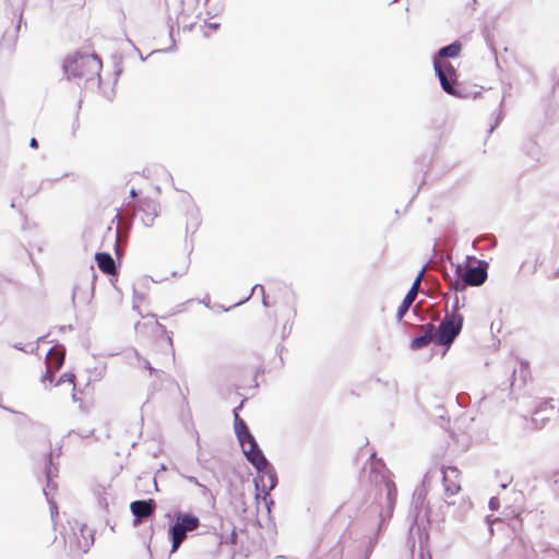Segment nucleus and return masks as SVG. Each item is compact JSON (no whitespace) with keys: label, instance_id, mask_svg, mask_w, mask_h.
Returning a JSON list of instances; mask_svg holds the SVG:
<instances>
[{"label":"nucleus","instance_id":"3","mask_svg":"<svg viewBox=\"0 0 559 559\" xmlns=\"http://www.w3.org/2000/svg\"><path fill=\"white\" fill-rule=\"evenodd\" d=\"M373 476L371 478L374 483V498L370 506L371 511L378 513L379 528L392 518L393 510L396 503V486L384 473L371 469Z\"/></svg>","mask_w":559,"mask_h":559},{"label":"nucleus","instance_id":"19","mask_svg":"<svg viewBox=\"0 0 559 559\" xmlns=\"http://www.w3.org/2000/svg\"><path fill=\"white\" fill-rule=\"evenodd\" d=\"M431 342H433V338L431 337L430 332H423L412 340L411 348L413 350H419L427 347Z\"/></svg>","mask_w":559,"mask_h":559},{"label":"nucleus","instance_id":"16","mask_svg":"<svg viewBox=\"0 0 559 559\" xmlns=\"http://www.w3.org/2000/svg\"><path fill=\"white\" fill-rule=\"evenodd\" d=\"M64 357H66L64 348L62 346H53L48 350V353L46 355L45 364H46V366H49L52 369H55L56 371H58L64 362Z\"/></svg>","mask_w":559,"mask_h":559},{"label":"nucleus","instance_id":"47","mask_svg":"<svg viewBox=\"0 0 559 559\" xmlns=\"http://www.w3.org/2000/svg\"><path fill=\"white\" fill-rule=\"evenodd\" d=\"M447 503H448L449 506H453V504H454V502H453V501H447Z\"/></svg>","mask_w":559,"mask_h":559},{"label":"nucleus","instance_id":"17","mask_svg":"<svg viewBox=\"0 0 559 559\" xmlns=\"http://www.w3.org/2000/svg\"><path fill=\"white\" fill-rule=\"evenodd\" d=\"M95 259L100 271L108 275H112L116 273V262L110 253L98 252L96 253Z\"/></svg>","mask_w":559,"mask_h":559},{"label":"nucleus","instance_id":"24","mask_svg":"<svg viewBox=\"0 0 559 559\" xmlns=\"http://www.w3.org/2000/svg\"><path fill=\"white\" fill-rule=\"evenodd\" d=\"M90 298L87 295L82 296L80 285H75L72 290V302L75 305L76 299H81L83 302H88Z\"/></svg>","mask_w":559,"mask_h":559},{"label":"nucleus","instance_id":"4","mask_svg":"<svg viewBox=\"0 0 559 559\" xmlns=\"http://www.w3.org/2000/svg\"><path fill=\"white\" fill-rule=\"evenodd\" d=\"M461 49V43L455 40L440 48L433 57L435 73L440 81L442 90L447 94L455 97H462V94L456 88V71L454 67L445 59L459 56Z\"/></svg>","mask_w":559,"mask_h":559},{"label":"nucleus","instance_id":"13","mask_svg":"<svg viewBox=\"0 0 559 559\" xmlns=\"http://www.w3.org/2000/svg\"><path fill=\"white\" fill-rule=\"evenodd\" d=\"M156 502L153 499L135 500L130 503V511L134 516L133 525L138 526L144 519L154 514Z\"/></svg>","mask_w":559,"mask_h":559},{"label":"nucleus","instance_id":"30","mask_svg":"<svg viewBox=\"0 0 559 559\" xmlns=\"http://www.w3.org/2000/svg\"><path fill=\"white\" fill-rule=\"evenodd\" d=\"M185 478H186L189 483H192V484H194L195 486L200 487V488H201V490H202V493H203V495H206V493L209 492V488H207L205 485H203V484L199 483V480L197 479V477H194V476H185Z\"/></svg>","mask_w":559,"mask_h":559},{"label":"nucleus","instance_id":"37","mask_svg":"<svg viewBox=\"0 0 559 559\" xmlns=\"http://www.w3.org/2000/svg\"><path fill=\"white\" fill-rule=\"evenodd\" d=\"M502 120V112L500 111L497 116V119H496V122L495 124H492L489 129V133H491L497 127L498 124L500 123V121Z\"/></svg>","mask_w":559,"mask_h":559},{"label":"nucleus","instance_id":"32","mask_svg":"<svg viewBox=\"0 0 559 559\" xmlns=\"http://www.w3.org/2000/svg\"><path fill=\"white\" fill-rule=\"evenodd\" d=\"M424 272H425V267L418 273V275L416 276V278L411 287V288H415V295L418 294V287L420 285Z\"/></svg>","mask_w":559,"mask_h":559},{"label":"nucleus","instance_id":"15","mask_svg":"<svg viewBox=\"0 0 559 559\" xmlns=\"http://www.w3.org/2000/svg\"><path fill=\"white\" fill-rule=\"evenodd\" d=\"M234 430L241 449H245L248 442L255 439L250 432L246 421L240 418L238 414H236V418L234 419Z\"/></svg>","mask_w":559,"mask_h":559},{"label":"nucleus","instance_id":"49","mask_svg":"<svg viewBox=\"0 0 559 559\" xmlns=\"http://www.w3.org/2000/svg\"><path fill=\"white\" fill-rule=\"evenodd\" d=\"M501 487H502L503 489H506V488L508 487V485H507V484H502V485H501Z\"/></svg>","mask_w":559,"mask_h":559},{"label":"nucleus","instance_id":"20","mask_svg":"<svg viewBox=\"0 0 559 559\" xmlns=\"http://www.w3.org/2000/svg\"><path fill=\"white\" fill-rule=\"evenodd\" d=\"M124 359L127 364L134 368H141L142 367V360L143 357L140 355V353L136 349H130L124 353Z\"/></svg>","mask_w":559,"mask_h":559},{"label":"nucleus","instance_id":"27","mask_svg":"<svg viewBox=\"0 0 559 559\" xmlns=\"http://www.w3.org/2000/svg\"><path fill=\"white\" fill-rule=\"evenodd\" d=\"M85 531H86V525H82L81 534L84 537V545H80V547L83 549L84 552H86L94 543V537L92 534H90V537H91L90 539L84 536Z\"/></svg>","mask_w":559,"mask_h":559},{"label":"nucleus","instance_id":"43","mask_svg":"<svg viewBox=\"0 0 559 559\" xmlns=\"http://www.w3.org/2000/svg\"><path fill=\"white\" fill-rule=\"evenodd\" d=\"M537 267H538V263L536 261L535 264L533 265L532 270H531V273H535L537 271Z\"/></svg>","mask_w":559,"mask_h":559},{"label":"nucleus","instance_id":"44","mask_svg":"<svg viewBox=\"0 0 559 559\" xmlns=\"http://www.w3.org/2000/svg\"><path fill=\"white\" fill-rule=\"evenodd\" d=\"M72 329H73L72 325H67V326H62L61 328L62 331L72 330Z\"/></svg>","mask_w":559,"mask_h":559},{"label":"nucleus","instance_id":"38","mask_svg":"<svg viewBox=\"0 0 559 559\" xmlns=\"http://www.w3.org/2000/svg\"><path fill=\"white\" fill-rule=\"evenodd\" d=\"M245 401H246V400H242V401L240 402V404H239L237 407H235V408L233 409L234 419L236 418V414H238V415H239V411L243 407Z\"/></svg>","mask_w":559,"mask_h":559},{"label":"nucleus","instance_id":"33","mask_svg":"<svg viewBox=\"0 0 559 559\" xmlns=\"http://www.w3.org/2000/svg\"><path fill=\"white\" fill-rule=\"evenodd\" d=\"M13 347L15 349H19V350H23V352H26V353L28 352V349L25 348L23 343H16V344L13 345ZM29 347H31L29 348V353H33V352H35L37 349V346L34 345V344H29Z\"/></svg>","mask_w":559,"mask_h":559},{"label":"nucleus","instance_id":"23","mask_svg":"<svg viewBox=\"0 0 559 559\" xmlns=\"http://www.w3.org/2000/svg\"><path fill=\"white\" fill-rule=\"evenodd\" d=\"M74 378L75 376L72 372H66L60 376L55 385H61L62 383L69 382L72 385V390H75Z\"/></svg>","mask_w":559,"mask_h":559},{"label":"nucleus","instance_id":"21","mask_svg":"<svg viewBox=\"0 0 559 559\" xmlns=\"http://www.w3.org/2000/svg\"><path fill=\"white\" fill-rule=\"evenodd\" d=\"M260 290V293L262 294V304L264 307H270V304L264 295V287L260 284H255L252 288H251V292H250V295L242 301H239L237 304H235V306H238V305H241L242 302H245L246 300H248L253 294L255 290Z\"/></svg>","mask_w":559,"mask_h":559},{"label":"nucleus","instance_id":"14","mask_svg":"<svg viewBox=\"0 0 559 559\" xmlns=\"http://www.w3.org/2000/svg\"><path fill=\"white\" fill-rule=\"evenodd\" d=\"M140 203L139 210L144 213L142 223L146 227L153 226L155 218L158 216V203L151 199H143Z\"/></svg>","mask_w":559,"mask_h":559},{"label":"nucleus","instance_id":"40","mask_svg":"<svg viewBox=\"0 0 559 559\" xmlns=\"http://www.w3.org/2000/svg\"><path fill=\"white\" fill-rule=\"evenodd\" d=\"M136 195H138L136 190H135L134 188H132V189L130 190V197H131V198H135Z\"/></svg>","mask_w":559,"mask_h":559},{"label":"nucleus","instance_id":"36","mask_svg":"<svg viewBox=\"0 0 559 559\" xmlns=\"http://www.w3.org/2000/svg\"><path fill=\"white\" fill-rule=\"evenodd\" d=\"M498 506H499V500H498V498L492 497V498L489 500V508H490L491 510H497V509H498Z\"/></svg>","mask_w":559,"mask_h":559},{"label":"nucleus","instance_id":"10","mask_svg":"<svg viewBox=\"0 0 559 559\" xmlns=\"http://www.w3.org/2000/svg\"><path fill=\"white\" fill-rule=\"evenodd\" d=\"M558 414V409L552 404V401L540 402L534 409L531 417V425L533 429L544 428L548 421L554 419Z\"/></svg>","mask_w":559,"mask_h":559},{"label":"nucleus","instance_id":"25","mask_svg":"<svg viewBox=\"0 0 559 559\" xmlns=\"http://www.w3.org/2000/svg\"><path fill=\"white\" fill-rule=\"evenodd\" d=\"M549 487L556 496H559V471L555 472L549 478Z\"/></svg>","mask_w":559,"mask_h":559},{"label":"nucleus","instance_id":"45","mask_svg":"<svg viewBox=\"0 0 559 559\" xmlns=\"http://www.w3.org/2000/svg\"><path fill=\"white\" fill-rule=\"evenodd\" d=\"M72 399H73V401H74V402H76V401H78V397H76V394H75V393H73V394H72Z\"/></svg>","mask_w":559,"mask_h":559},{"label":"nucleus","instance_id":"34","mask_svg":"<svg viewBox=\"0 0 559 559\" xmlns=\"http://www.w3.org/2000/svg\"><path fill=\"white\" fill-rule=\"evenodd\" d=\"M436 331H437V328L432 323H427L424 325V332H430V335L433 338L435 343H436Z\"/></svg>","mask_w":559,"mask_h":559},{"label":"nucleus","instance_id":"2","mask_svg":"<svg viewBox=\"0 0 559 559\" xmlns=\"http://www.w3.org/2000/svg\"><path fill=\"white\" fill-rule=\"evenodd\" d=\"M488 266L485 260L468 255L465 262L455 265L454 275L445 272L444 278L451 290L464 292L468 286H480L486 282Z\"/></svg>","mask_w":559,"mask_h":559},{"label":"nucleus","instance_id":"11","mask_svg":"<svg viewBox=\"0 0 559 559\" xmlns=\"http://www.w3.org/2000/svg\"><path fill=\"white\" fill-rule=\"evenodd\" d=\"M432 469H437L439 472L436 478L441 477L444 487V495L447 496V498L456 495L461 490V485L459 483L460 471L457 469V467H433Z\"/></svg>","mask_w":559,"mask_h":559},{"label":"nucleus","instance_id":"50","mask_svg":"<svg viewBox=\"0 0 559 559\" xmlns=\"http://www.w3.org/2000/svg\"><path fill=\"white\" fill-rule=\"evenodd\" d=\"M10 206H11L12 209H14V207H15V203H14V202H12Z\"/></svg>","mask_w":559,"mask_h":559},{"label":"nucleus","instance_id":"7","mask_svg":"<svg viewBox=\"0 0 559 559\" xmlns=\"http://www.w3.org/2000/svg\"><path fill=\"white\" fill-rule=\"evenodd\" d=\"M439 472L437 469H429L424 475L421 484L415 488L412 497L409 516L413 518V521L416 522L421 510L425 508L426 497L428 493L427 487L430 481L437 477Z\"/></svg>","mask_w":559,"mask_h":559},{"label":"nucleus","instance_id":"48","mask_svg":"<svg viewBox=\"0 0 559 559\" xmlns=\"http://www.w3.org/2000/svg\"><path fill=\"white\" fill-rule=\"evenodd\" d=\"M526 266V263L523 262L522 265H521V269H524Z\"/></svg>","mask_w":559,"mask_h":559},{"label":"nucleus","instance_id":"46","mask_svg":"<svg viewBox=\"0 0 559 559\" xmlns=\"http://www.w3.org/2000/svg\"><path fill=\"white\" fill-rule=\"evenodd\" d=\"M91 272H92V277L94 278L95 277V273H94L93 266L91 267Z\"/></svg>","mask_w":559,"mask_h":559},{"label":"nucleus","instance_id":"6","mask_svg":"<svg viewBox=\"0 0 559 559\" xmlns=\"http://www.w3.org/2000/svg\"><path fill=\"white\" fill-rule=\"evenodd\" d=\"M463 320L462 314L447 311L436 331V345L449 349L462 331Z\"/></svg>","mask_w":559,"mask_h":559},{"label":"nucleus","instance_id":"35","mask_svg":"<svg viewBox=\"0 0 559 559\" xmlns=\"http://www.w3.org/2000/svg\"><path fill=\"white\" fill-rule=\"evenodd\" d=\"M460 309V301H459V297L455 296L454 300H453V304H452V311L451 313H457Z\"/></svg>","mask_w":559,"mask_h":559},{"label":"nucleus","instance_id":"9","mask_svg":"<svg viewBox=\"0 0 559 559\" xmlns=\"http://www.w3.org/2000/svg\"><path fill=\"white\" fill-rule=\"evenodd\" d=\"M58 468L57 466H53L52 464V453L50 452L47 462H46V468H45V476H46V486L43 489V493L46 497L47 502L50 506V513L51 518L53 519L55 515L58 514V507L56 501L53 500V491L57 490V484L53 481V477L57 476Z\"/></svg>","mask_w":559,"mask_h":559},{"label":"nucleus","instance_id":"18","mask_svg":"<svg viewBox=\"0 0 559 559\" xmlns=\"http://www.w3.org/2000/svg\"><path fill=\"white\" fill-rule=\"evenodd\" d=\"M416 296L417 295H415V288H411L407 292V294L405 295L404 299L402 300V304L397 308V312H396L397 321H402L403 320L404 316L409 310L412 304L415 301Z\"/></svg>","mask_w":559,"mask_h":559},{"label":"nucleus","instance_id":"28","mask_svg":"<svg viewBox=\"0 0 559 559\" xmlns=\"http://www.w3.org/2000/svg\"><path fill=\"white\" fill-rule=\"evenodd\" d=\"M56 372H57V371H56L55 369H52V368H51V367H49V366H46V372H45V374H43V377H41L40 381H41L43 383H45V382H47V381H49L50 383H52V382H53V379H55V373H56Z\"/></svg>","mask_w":559,"mask_h":559},{"label":"nucleus","instance_id":"31","mask_svg":"<svg viewBox=\"0 0 559 559\" xmlns=\"http://www.w3.org/2000/svg\"><path fill=\"white\" fill-rule=\"evenodd\" d=\"M141 368H144V369L148 370L151 374H155V376H158L162 372L160 370L152 367L151 362L147 359H145V358H143V360H142V367Z\"/></svg>","mask_w":559,"mask_h":559},{"label":"nucleus","instance_id":"42","mask_svg":"<svg viewBox=\"0 0 559 559\" xmlns=\"http://www.w3.org/2000/svg\"><path fill=\"white\" fill-rule=\"evenodd\" d=\"M209 26L211 28H213V29H216V28H218L219 24L218 23H211V24H209Z\"/></svg>","mask_w":559,"mask_h":559},{"label":"nucleus","instance_id":"29","mask_svg":"<svg viewBox=\"0 0 559 559\" xmlns=\"http://www.w3.org/2000/svg\"><path fill=\"white\" fill-rule=\"evenodd\" d=\"M545 559H559V548H546L544 551Z\"/></svg>","mask_w":559,"mask_h":559},{"label":"nucleus","instance_id":"41","mask_svg":"<svg viewBox=\"0 0 559 559\" xmlns=\"http://www.w3.org/2000/svg\"><path fill=\"white\" fill-rule=\"evenodd\" d=\"M70 176L73 178V180H76V178H78V176L74 174H64L61 178L70 177Z\"/></svg>","mask_w":559,"mask_h":559},{"label":"nucleus","instance_id":"12","mask_svg":"<svg viewBox=\"0 0 559 559\" xmlns=\"http://www.w3.org/2000/svg\"><path fill=\"white\" fill-rule=\"evenodd\" d=\"M247 461L255 468L257 473H263L271 464L255 439L248 442L245 449H241Z\"/></svg>","mask_w":559,"mask_h":559},{"label":"nucleus","instance_id":"26","mask_svg":"<svg viewBox=\"0 0 559 559\" xmlns=\"http://www.w3.org/2000/svg\"><path fill=\"white\" fill-rule=\"evenodd\" d=\"M199 224H200V222H199L198 216L194 213H191L190 219L187 222V225H186V230L187 231L191 230L192 233H195L199 227Z\"/></svg>","mask_w":559,"mask_h":559},{"label":"nucleus","instance_id":"39","mask_svg":"<svg viewBox=\"0 0 559 559\" xmlns=\"http://www.w3.org/2000/svg\"><path fill=\"white\" fill-rule=\"evenodd\" d=\"M29 146L32 148H38V141L35 138H32L29 141Z\"/></svg>","mask_w":559,"mask_h":559},{"label":"nucleus","instance_id":"1","mask_svg":"<svg viewBox=\"0 0 559 559\" xmlns=\"http://www.w3.org/2000/svg\"><path fill=\"white\" fill-rule=\"evenodd\" d=\"M102 60L97 55L75 53L63 63V72L68 80L84 81V87L99 86Z\"/></svg>","mask_w":559,"mask_h":559},{"label":"nucleus","instance_id":"8","mask_svg":"<svg viewBox=\"0 0 559 559\" xmlns=\"http://www.w3.org/2000/svg\"><path fill=\"white\" fill-rule=\"evenodd\" d=\"M277 474L275 468L270 464L263 473H258V476L254 477L253 483L257 490V498L262 495L264 501L270 496V492L277 485ZM269 507V503L265 502Z\"/></svg>","mask_w":559,"mask_h":559},{"label":"nucleus","instance_id":"5","mask_svg":"<svg viewBox=\"0 0 559 559\" xmlns=\"http://www.w3.org/2000/svg\"><path fill=\"white\" fill-rule=\"evenodd\" d=\"M201 526L200 519L183 511H176L169 522L168 536L171 542V552L178 550L181 544L187 539L188 534L197 531Z\"/></svg>","mask_w":559,"mask_h":559},{"label":"nucleus","instance_id":"22","mask_svg":"<svg viewBox=\"0 0 559 559\" xmlns=\"http://www.w3.org/2000/svg\"><path fill=\"white\" fill-rule=\"evenodd\" d=\"M107 237H112L115 240V250L116 253L119 254V240H120V231L117 227L115 230L111 226L107 228Z\"/></svg>","mask_w":559,"mask_h":559}]
</instances>
